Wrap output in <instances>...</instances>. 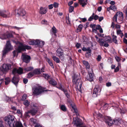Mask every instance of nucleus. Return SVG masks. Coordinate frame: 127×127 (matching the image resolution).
<instances>
[{
    "label": "nucleus",
    "mask_w": 127,
    "mask_h": 127,
    "mask_svg": "<svg viewBox=\"0 0 127 127\" xmlns=\"http://www.w3.org/2000/svg\"><path fill=\"white\" fill-rule=\"evenodd\" d=\"M73 123L77 127H86L85 125L83 124L82 120L77 117L73 118Z\"/></svg>",
    "instance_id": "39448f33"
},
{
    "label": "nucleus",
    "mask_w": 127,
    "mask_h": 127,
    "mask_svg": "<svg viewBox=\"0 0 127 127\" xmlns=\"http://www.w3.org/2000/svg\"><path fill=\"white\" fill-rule=\"evenodd\" d=\"M101 57L100 55H98L97 56V58H96L97 60L98 61H100L101 60Z\"/></svg>",
    "instance_id": "e2e57ef3"
},
{
    "label": "nucleus",
    "mask_w": 127,
    "mask_h": 127,
    "mask_svg": "<svg viewBox=\"0 0 127 127\" xmlns=\"http://www.w3.org/2000/svg\"><path fill=\"white\" fill-rule=\"evenodd\" d=\"M9 14L8 12H6L5 10H0V16L3 17H8L7 15Z\"/></svg>",
    "instance_id": "dca6fc26"
},
{
    "label": "nucleus",
    "mask_w": 127,
    "mask_h": 127,
    "mask_svg": "<svg viewBox=\"0 0 127 127\" xmlns=\"http://www.w3.org/2000/svg\"><path fill=\"white\" fill-rule=\"evenodd\" d=\"M72 81L73 84L76 85L78 91L81 92L82 83L81 79L79 78L77 75L75 74L74 77H73Z\"/></svg>",
    "instance_id": "f03ea898"
},
{
    "label": "nucleus",
    "mask_w": 127,
    "mask_h": 127,
    "mask_svg": "<svg viewBox=\"0 0 127 127\" xmlns=\"http://www.w3.org/2000/svg\"><path fill=\"white\" fill-rule=\"evenodd\" d=\"M110 6H111V10L115 11L116 10L117 8L116 6L115 5H114V6H112V5H111Z\"/></svg>",
    "instance_id": "bf43d9fd"
},
{
    "label": "nucleus",
    "mask_w": 127,
    "mask_h": 127,
    "mask_svg": "<svg viewBox=\"0 0 127 127\" xmlns=\"http://www.w3.org/2000/svg\"><path fill=\"white\" fill-rule=\"evenodd\" d=\"M47 11V8H43L41 7L40 8L39 12L41 14H46Z\"/></svg>",
    "instance_id": "aec40b11"
},
{
    "label": "nucleus",
    "mask_w": 127,
    "mask_h": 127,
    "mask_svg": "<svg viewBox=\"0 0 127 127\" xmlns=\"http://www.w3.org/2000/svg\"><path fill=\"white\" fill-rule=\"evenodd\" d=\"M117 36L113 35L112 36V41L116 44H117L118 43L117 40L116 39Z\"/></svg>",
    "instance_id": "f704fd0d"
},
{
    "label": "nucleus",
    "mask_w": 127,
    "mask_h": 127,
    "mask_svg": "<svg viewBox=\"0 0 127 127\" xmlns=\"http://www.w3.org/2000/svg\"><path fill=\"white\" fill-rule=\"evenodd\" d=\"M49 83L52 86H56L57 84L56 81L54 79H52L50 80Z\"/></svg>",
    "instance_id": "bb28decb"
},
{
    "label": "nucleus",
    "mask_w": 127,
    "mask_h": 127,
    "mask_svg": "<svg viewBox=\"0 0 127 127\" xmlns=\"http://www.w3.org/2000/svg\"><path fill=\"white\" fill-rule=\"evenodd\" d=\"M116 61L118 62H120L121 59L118 56H116L115 57Z\"/></svg>",
    "instance_id": "6e6d98bb"
},
{
    "label": "nucleus",
    "mask_w": 127,
    "mask_h": 127,
    "mask_svg": "<svg viewBox=\"0 0 127 127\" xmlns=\"http://www.w3.org/2000/svg\"><path fill=\"white\" fill-rule=\"evenodd\" d=\"M41 86L34 87L32 89L33 91V93L34 95H38L41 94L44 92H47L49 91L47 90H45Z\"/></svg>",
    "instance_id": "7ed1b4c3"
},
{
    "label": "nucleus",
    "mask_w": 127,
    "mask_h": 127,
    "mask_svg": "<svg viewBox=\"0 0 127 127\" xmlns=\"http://www.w3.org/2000/svg\"><path fill=\"white\" fill-rule=\"evenodd\" d=\"M46 61L48 62L50 65L51 66V67L54 68V67L53 63L51 61H50L49 58H48L47 59Z\"/></svg>",
    "instance_id": "c756f323"
},
{
    "label": "nucleus",
    "mask_w": 127,
    "mask_h": 127,
    "mask_svg": "<svg viewBox=\"0 0 127 127\" xmlns=\"http://www.w3.org/2000/svg\"><path fill=\"white\" fill-rule=\"evenodd\" d=\"M59 4L58 3L56 2H54L53 4V6L55 8H57Z\"/></svg>",
    "instance_id": "0e129e2a"
},
{
    "label": "nucleus",
    "mask_w": 127,
    "mask_h": 127,
    "mask_svg": "<svg viewBox=\"0 0 127 127\" xmlns=\"http://www.w3.org/2000/svg\"><path fill=\"white\" fill-rule=\"evenodd\" d=\"M31 106L32 107H34L35 109H38L39 105L38 104L32 103L31 104Z\"/></svg>",
    "instance_id": "79ce46f5"
},
{
    "label": "nucleus",
    "mask_w": 127,
    "mask_h": 127,
    "mask_svg": "<svg viewBox=\"0 0 127 127\" xmlns=\"http://www.w3.org/2000/svg\"><path fill=\"white\" fill-rule=\"evenodd\" d=\"M11 81L16 86L17 85L19 82L18 78L14 76L12 78Z\"/></svg>",
    "instance_id": "4be33fe9"
},
{
    "label": "nucleus",
    "mask_w": 127,
    "mask_h": 127,
    "mask_svg": "<svg viewBox=\"0 0 127 127\" xmlns=\"http://www.w3.org/2000/svg\"><path fill=\"white\" fill-rule=\"evenodd\" d=\"M101 91V89L99 86H95L93 92L92 96L94 97H97L100 95Z\"/></svg>",
    "instance_id": "6e6552de"
},
{
    "label": "nucleus",
    "mask_w": 127,
    "mask_h": 127,
    "mask_svg": "<svg viewBox=\"0 0 127 127\" xmlns=\"http://www.w3.org/2000/svg\"><path fill=\"white\" fill-rule=\"evenodd\" d=\"M28 80L26 78H24L23 79V82L25 84H26L28 82Z\"/></svg>",
    "instance_id": "69168bd1"
},
{
    "label": "nucleus",
    "mask_w": 127,
    "mask_h": 127,
    "mask_svg": "<svg viewBox=\"0 0 127 127\" xmlns=\"http://www.w3.org/2000/svg\"><path fill=\"white\" fill-rule=\"evenodd\" d=\"M33 68L32 66L27 67L24 69V70L28 72L32 70Z\"/></svg>",
    "instance_id": "2f4dec72"
},
{
    "label": "nucleus",
    "mask_w": 127,
    "mask_h": 127,
    "mask_svg": "<svg viewBox=\"0 0 127 127\" xmlns=\"http://www.w3.org/2000/svg\"><path fill=\"white\" fill-rule=\"evenodd\" d=\"M114 69V72H117L119 70V66H117L116 68H115Z\"/></svg>",
    "instance_id": "052dcab7"
},
{
    "label": "nucleus",
    "mask_w": 127,
    "mask_h": 127,
    "mask_svg": "<svg viewBox=\"0 0 127 127\" xmlns=\"http://www.w3.org/2000/svg\"><path fill=\"white\" fill-rule=\"evenodd\" d=\"M66 22L67 24H69L70 23V21L69 20V17L66 18Z\"/></svg>",
    "instance_id": "13d9d810"
},
{
    "label": "nucleus",
    "mask_w": 127,
    "mask_h": 127,
    "mask_svg": "<svg viewBox=\"0 0 127 127\" xmlns=\"http://www.w3.org/2000/svg\"><path fill=\"white\" fill-rule=\"evenodd\" d=\"M87 80L91 82L93 81L94 79V75L91 73L88 72V75H87L86 77Z\"/></svg>",
    "instance_id": "f3484780"
},
{
    "label": "nucleus",
    "mask_w": 127,
    "mask_h": 127,
    "mask_svg": "<svg viewBox=\"0 0 127 127\" xmlns=\"http://www.w3.org/2000/svg\"><path fill=\"white\" fill-rule=\"evenodd\" d=\"M30 102L27 100H26L24 102V104L26 106H28L30 105Z\"/></svg>",
    "instance_id": "a18cd8bd"
},
{
    "label": "nucleus",
    "mask_w": 127,
    "mask_h": 127,
    "mask_svg": "<svg viewBox=\"0 0 127 127\" xmlns=\"http://www.w3.org/2000/svg\"><path fill=\"white\" fill-rule=\"evenodd\" d=\"M97 115V118L99 120L101 121H104L105 116H104L102 115L100 113L98 114Z\"/></svg>",
    "instance_id": "b1692460"
},
{
    "label": "nucleus",
    "mask_w": 127,
    "mask_h": 127,
    "mask_svg": "<svg viewBox=\"0 0 127 127\" xmlns=\"http://www.w3.org/2000/svg\"><path fill=\"white\" fill-rule=\"evenodd\" d=\"M1 36L2 37V38L3 39H6L7 38L14 37V36L12 33L9 32L8 31L2 34Z\"/></svg>",
    "instance_id": "9d476101"
},
{
    "label": "nucleus",
    "mask_w": 127,
    "mask_h": 127,
    "mask_svg": "<svg viewBox=\"0 0 127 127\" xmlns=\"http://www.w3.org/2000/svg\"><path fill=\"white\" fill-rule=\"evenodd\" d=\"M5 84L6 85H8L10 82V79L9 77H7L5 78Z\"/></svg>",
    "instance_id": "e433bc0d"
},
{
    "label": "nucleus",
    "mask_w": 127,
    "mask_h": 127,
    "mask_svg": "<svg viewBox=\"0 0 127 127\" xmlns=\"http://www.w3.org/2000/svg\"><path fill=\"white\" fill-rule=\"evenodd\" d=\"M15 117L13 115H9L5 117L4 120L6 123H7L10 127H24L20 122H15Z\"/></svg>",
    "instance_id": "f257e3e1"
},
{
    "label": "nucleus",
    "mask_w": 127,
    "mask_h": 127,
    "mask_svg": "<svg viewBox=\"0 0 127 127\" xmlns=\"http://www.w3.org/2000/svg\"><path fill=\"white\" fill-rule=\"evenodd\" d=\"M11 65L10 64H3L0 68V75H2L5 74L11 68Z\"/></svg>",
    "instance_id": "20e7f679"
},
{
    "label": "nucleus",
    "mask_w": 127,
    "mask_h": 127,
    "mask_svg": "<svg viewBox=\"0 0 127 127\" xmlns=\"http://www.w3.org/2000/svg\"><path fill=\"white\" fill-rule=\"evenodd\" d=\"M17 51L18 53H20L22 51H25L24 45H23L22 43H20V45L18 47Z\"/></svg>",
    "instance_id": "ddd939ff"
},
{
    "label": "nucleus",
    "mask_w": 127,
    "mask_h": 127,
    "mask_svg": "<svg viewBox=\"0 0 127 127\" xmlns=\"http://www.w3.org/2000/svg\"><path fill=\"white\" fill-rule=\"evenodd\" d=\"M82 62L83 64L85 66L86 69H89L90 68V64L88 62L85 60H83L82 61Z\"/></svg>",
    "instance_id": "a878e982"
},
{
    "label": "nucleus",
    "mask_w": 127,
    "mask_h": 127,
    "mask_svg": "<svg viewBox=\"0 0 127 127\" xmlns=\"http://www.w3.org/2000/svg\"><path fill=\"white\" fill-rule=\"evenodd\" d=\"M104 40L105 42L110 41H111L110 37L109 36H106L104 38Z\"/></svg>",
    "instance_id": "a19ab883"
},
{
    "label": "nucleus",
    "mask_w": 127,
    "mask_h": 127,
    "mask_svg": "<svg viewBox=\"0 0 127 127\" xmlns=\"http://www.w3.org/2000/svg\"><path fill=\"white\" fill-rule=\"evenodd\" d=\"M81 44L79 43H77L75 45V47L78 49L81 46Z\"/></svg>",
    "instance_id": "4d7b16f0"
},
{
    "label": "nucleus",
    "mask_w": 127,
    "mask_h": 127,
    "mask_svg": "<svg viewBox=\"0 0 127 127\" xmlns=\"http://www.w3.org/2000/svg\"><path fill=\"white\" fill-rule=\"evenodd\" d=\"M38 109H35L34 108H32L31 110L29 111V112L32 115H35L37 113Z\"/></svg>",
    "instance_id": "5701e85b"
},
{
    "label": "nucleus",
    "mask_w": 127,
    "mask_h": 127,
    "mask_svg": "<svg viewBox=\"0 0 127 127\" xmlns=\"http://www.w3.org/2000/svg\"><path fill=\"white\" fill-rule=\"evenodd\" d=\"M104 18L103 16H101L100 17H99L98 21L99 22L101 21Z\"/></svg>",
    "instance_id": "338daca9"
},
{
    "label": "nucleus",
    "mask_w": 127,
    "mask_h": 127,
    "mask_svg": "<svg viewBox=\"0 0 127 127\" xmlns=\"http://www.w3.org/2000/svg\"><path fill=\"white\" fill-rule=\"evenodd\" d=\"M55 87L59 90L63 91L67 98H70V95L68 93L67 90L64 89L61 84H59L57 86H56Z\"/></svg>",
    "instance_id": "1a4fd4ad"
},
{
    "label": "nucleus",
    "mask_w": 127,
    "mask_h": 127,
    "mask_svg": "<svg viewBox=\"0 0 127 127\" xmlns=\"http://www.w3.org/2000/svg\"><path fill=\"white\" fill-rule=\"evenodd\" d=\"M26 14V12L25 10L23 9L20 8L17 10V14L18 16H23Z\"/></svg>",
    "instance_id": "4468645a"
},
{
    "label": "nucleus",
    "mask_w": 127,
    "mask_h": 127,
    "mask_svg": "<svg viewBox=\"0 0 127 127\" xmlns=\"http://www.w3.org/2000/svg\"><path fill=\"white\" fill-rule=\"evenodd\" d=\"M113 124L116 125H119L122 122L121 120L120 119H118L117 120L115 119L113 120Z\"/></svg>",
    "instance_id": "393cba45"
},
{
    "label": "nucleus",
    "mask_w": 127,
    "mask_h": 127,
    "mask_svg": "<svg viewBox=\"0 0 127 127\" xmlns=\"http://www.w3.org/2000/svg\"><path fill=\"white\" fill-rule=\"evenodd\" d=\"M82 40L83 42H85V43H86L87 42L88 40L86 37L84 35H82Z\"/></svg>",
    "instance_id": "58836bf2"
},
{
    "label": "nucleus",
    "mask_w": 127,
    "mask_h": 127,
    "mask_svg": "<svg viewBox=\"0 0 127 127\" xmlns=\"http://www.w3.org/2000/svg\"><path fill=\"white\" fill-rule=\"evenodd\" d=\"M99 16L97 15H95L94 13H93L92 15L88 19V21H91L93 20H97L98 19Z\"/></svg>",
    "instance_id": "2eb2a0df"
},
{
    "label": "nucleus",
    "mask_w": 127,
    "mask_h": 127,
    "mask_svg": "<svg viewBox=\"0 0 127 127\" xmlns=\"http://www.w3.org/2000/svg\"><path fill=\"white\" fill-rule=\"evenodd\" d=\"M74 7L72 6H70L69 8V13L72 12L73 11Z\"/></svg>",
    "instance_id": "49530a36"
},
{
    "label": "nucleus",
    "mask_w": 127,
    "mask_h": 127,
    "mask_svg": "<svg viewBox=\"0 0 127 127\" xmlns=\"http://www.w3.org/2000/svg\"><path fill=\"white\" fill-rule=\"evenodd\" d=\"M123 41L126 44H127V39H126L125 38H124L123 39Z\"/></svg>",
    "instance_id": "774afa93"
},
{
    "label": "nucleus",
    "mask_w": 127,
    "mask_h": 127,
    "mask_svg": "<svg viewBox=\"0 0 127 127\" xmlns=\"http://www.w3.org/2000/svg\"><path fill=\"white\" fill-rule=\"evenodd\" d=\"M103 121L109 126H111L113 124V120L111 118L108 116H105Z\"/></svg>",
    "instance_id": "9b49d317"
},
{
    "label": "nucleus",
    "mask_w": 127,
    "mask_h": 127,
    "mask_svg": "<svg viewBox=\"0 0 127 127\" xmlns=\"http://www.w3.org/2000/svg\"><path fill=\"white\" fill-rule=\"evenodd\" d=\"M17 113L21 115V116H22L23 115L22 111L18 109L17 110Z\"/></svg>",
    "instance_id": "603ef678"
},
{
    "label": "nucleus",
    "mask_w": 127,
    "mask_h": 127,
    "mask_svg": "<svg viewBox=\"0 0 127 127\" xmlns=\"http://www.w3.org/2000/svg\"><path fill=\"white\" fill-rule=\"evenodd\" d=\"M17 73V69L16 68H14L12 71V73L15 75L16 73Z\"/></svg>",
    "instance_id": "09e8293b"
},
{
    "label": "nucleus",
    "mask_w": 127,
    "mask_h": 127,
    "mask_svg": "<svg viewBox=\"0 0 127 127\" xmlns=\"http://www.w3.org/2000/svg\"><path fill=\"white\" fill-rule=\"evenodd\" d=\"M24 48L25 49V51H26V49L30 50L31 49V46L28 45H24Z\"/></svg>",
    "instance_id": "3c124183"
},
{
    "label": "nucleus",
    "mask_w": 127,
    "mask_h": 127,
    "mask_svg": "<svg viewBox=\"0 0 127 127\" xmlns=\"http://www.w3.org/2000/svg\"><path fill=\"white\" fill-rule=\"evenodd\" d=\"M56 55L59 57L62 56L64 55L63 51L61 48L58 49L56 51Z\"/></svg>",
    "instance_id": "a211bd4d"
},
{
    "label": "nucleus",
    "mask_w": 127,
    "mask_h": 127,
    "mask_svg": "<svg viewBox=\"0 0 127 127\" xmlns=\"http://www.w3.org/2000/svg\"><path fill=\"white\" fill-rule=\"evenodd\" d=\"M30 45H37L38 47H42L44 44L45 42L44 41L36 39L35 40H33L29 42Z\"/></svg>",
    "instance_id": "0eeeda50"
},
{
    "label": "nucleus",
    "mask_w": 127,
    "mask_h": 127,
    "mask_svg": "<svg viewBox=\"0 0 127 127\" xmlns=\"http://www.w3.org/2000/svg\"><path fill=\"white\" fill-rule=\"evenodd\" d=\"M34 74H39L41 73L40 69H37L33 70Z\"/></svg>",
    "instance_id": "c85d7f7f"
},
{
    "label": "nucleus",
    "mask_w": 127,
    "mask_h": 127,
    "mask_svg": "<svg viewBox=\"0 0 127 127\" xmlns=\"http://www.w3.org/2000/svg\"><path fill=\"white\" fill-rule=\"evenodd\" d=\"M102 40H103L102 38H99L97 41L101 46H103L104 44V42Z\"/></svg>",
    "instance_id": "4c0bfd02"
},
{
    "label": "nucleus",
    "mask_w": 127,
    "mask_h": 127,
    "mask_svg": "<svg viewBox=\"0 0 127 127\" xmlns=\"http://www.w3.org/2000/svg\"><path fill=\"white\" fill-rule=\"evenodd\" d=\"M52 32L53 34L55 35L56 36V33H57V30L56 28L54 26H53L52 28Z\"/></svg>",
    "instance_id": "37998d69"
},
{
    "label": "nucleus",
    "mask_w": 127,
    "mask_h": 127,
    "mask_svg": "<svg viewBox=\"0 0 127 127\" xmlns=\"http://www.w3.org/2000/svg\"><path fill=\"white\" fill-rule=\"evenodd\" d=\"M22 56L23 57V60L24 62L26 63H28L30 62L31 59L30 56L23 54Z\"/></svg>",
    "instance_id": "f8f14e48"
},
{
    "label": "nucleus",
    "mask_w": 127,
    "mask_h": 127,
    "mask_svg": "<svg viewBox=\"0 0 127 127\" xmlns=\"http://www.w3.org/2000/svg\"><path fill=\"white\" fill-rule=\"evenodd\" d=\"M17 73L19 75H21L23 73V69L21 67H19L17 69Z\"/></svg>",
    "instance_id": "7c9ffc66"
},
{
    "label": "nucleus",
    "mask_w": 127,
    "mask_h": 127,
    "mask_svg": "<svg viewBox=\"0 0 127 127\" xmlns=\"http://www.w3.org/2000/svg\"><path fill=\"white\" fill-rule=\"evenodd\" d=\"M79 2L82 7H84L87 4V0H79Z\"/></svg>",
    "instance_id": "412c9836"
},
{
    "label": "nucleus",
    "mask_w": 127,
    "mask_h": 127,
    "mask_svg": "<svg viewBox=\"0 0 127 127\" xmlns=\"http://www.w3.org/2000/svg\"><path fill=\"white\" fill-rule=\"evenodd\" d=\"M43 76L44 77L45 79H47L50 77V76L48 74H43Z\"/></svg>",
    "instance_id": "de8ad7c7"
},
{
    "label": "nucleus",
    "mask_w": 127,
    "mask_h": 127,
    "mask_svg": "<svg viewBox=\"0 0 127 127\" xmlns=\"http://www.w3.org/2000/svg\"><path fill=\"white\" fill-rule=\"evenodd\" d=\"M118 35L121 34L122 32V31L120 30H117L116 31Z\"/></svg>",
    "instance_id": "680f3d73"
},
{
    "label": "nucleus",
    "mask_w": 127,
    "mask_h": 127,
    "mask_svg": "<svg viewBox=\"0 0 127 127\" xmlns=\"http://www.w3.org/2000/svg\"><path fill=\"white\" fill-rule=\"evenodd\" d=\"M117 16L119 17V19L121 21H122L123 20V15L122 12L119 11L117 12L116 14Z\"/></svg>",
    "instance_id": "6ab92c4d"
},
{
    "label": "nucleus",
    "mask_w": 127,
    "mask_h": 127,
    "mask_svg": "<svg viewBox=\"0 0 127 127\" xmlns=\"http://www.w3.org/2000/svg\"><path fill=\"white\" fill-rule=\"evenodd\" d=\"M34 73L33 72H31L27 74V78H30L34 75Z\"/></svg>",
    "instance_id": "72a5a7b5"
},
{
    "label": "nucleus",
    "mask_w": 127,
    "mask_h": 127,
    "mask_svg": "<svg viewBox=\"0 0 127 127\" xmlns=\"http://www.w3.org/2000/svg\"><path fill=\"white\" fill-rule=\"evenodd\" d=\"M100 105L101 107L100 108H102L103 109H106L108 105V104L107 103H104V102H102L101 103Z\"/></svg>",
    "instance_id": "cd10ccee"
},
{
    "label": "nucleus",
    "mask_w": 127,
    "mask_h": 127,
    "mask_svg": "<svg viewBox=\"0 0 127 127\" xmlns=\"http://www.w3.org/2000/svg\"><path fill=\"white\" fill-rule=\"evenodd\" d=\"M71 106V107L72 109L74 110V113H77V109H75V106H73L71 104L70 105Z\"/></svg>",
    "instance_id": "864d4df0"
},
{
    "label": "nucleus",
    "mask_w": 127,
    "mask_h": 127,
    "mask_svg": "<svg viewBox=\"0 0 127 127\" xmlns=\"http://www.w3.org/2000/svg\"><path fill=\"white\" fill-rule=\"evenodd\" d=\"M82 50L84 51H89V53L91 52L90 48V47H88L87 48L85 47H83L82 48Z\"/></svg>",
    "instance_id": "c9c22d12"
},
{
    "label": "nucleus",
    "mask_w": 127,
    "mask_h": 127,
    "mask_svg": "<svg viewBox=\"0 0 127 127\" xmlns=\"http://www.w3.org/2000/svg\"><path fill=\"white\" fill-rule=\"evenodd\" d=\"M60 109L63 111L65 112L67 110V108L65 105H62L60 106Z\"/></svg>",
    "instance_id": "ea45409f"
},
{
    "label": "nucleus",
    "mask_w": 127,
    "mask_h": 127,
    "mask_svg": "<svg viewBox=\"0 0 127 127\" xmlns=\"http://www.w3.org/2000/svg\"><path fill=\"white\" fill-rule=\"evenodd\" d=\"M52 58L53 60L57 63H59L60 62V60L58 57L55 56H53Z\"/></svg>",
    "instance_id": "473e14b6"
},
{
    "label": "nucleus",
    "mask_w": 127,
    "mask_h": 127,
    "mask_svg": "<svg viewBox=\"0 0 127 127\" xmlns=\"http://www.w3.org/2000/svg\"><path fill=\"white\" fill-rule=\"evenodd\" d=\"M92 50H91V52L89 53V51H88L85 54V56L87 58H88L90 57L91 55Z\"/></svg>",
    "instance_id": "c03bdc74"
},
{
    "label": "nucleus",
    "mask_w": 127,
    "mask_h": 127,
    "mask_svg": "<svg viewBox=\"0 0 127 127\" xmlns=\"http://www.w3.org/2000/svg\"><path fill=\"white\" fill-rule=\"evenodd\" d=\"M12 49L11 45L9 40L7 41V42L2 51V56H5L7 53Z\"/></svg>",
    "instance_id": "423d86ee"
},
{
    "label": "nucleus",
    "mask_w": 127,
    "mask_h": 127,
    "mask_svg": "<svg viewBox=\"0 0 127 127\" xmlns=\"http://www.w3.org/2000/svg\"><path fill=\"white\" fill-rule=\"evenodd\" d=\"M117 15L115 14V15H114L113 17V22H117Z\"/></svg>",
    "instance_id": "5fc2aeb1"
},
{
    "label": "nucleus",
    "mask_w": 127,
    "mask_h": 127,
    "mask_svg": "<svg viewBox=\"0 0 127 127\" xmlns=\"http://www.w3.org/2000/svg\"><path fill=\"white\" fill-rule=\"evenodd\" d=\"M27 96L26 94H24L22 96L21 100L22 101L25 100L26 99Z\"/></svg>",
    "instance_id": "8fccbe9b"
}]
</instances>
